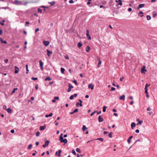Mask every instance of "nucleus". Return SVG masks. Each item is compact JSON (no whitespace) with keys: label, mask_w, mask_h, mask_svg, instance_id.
I'll use <instances>...</instances> for the list:
<instances>
[{"label":"nucleus","mask_w":157,"mask_h":157,"mask_svg":"<svg viewBox=\"0 0 157 157\" xmlns=\"http://www.w3.org/2000/svg\"><path fill=\"white\" fill-rule=\"evenodd\" d=\"M118 1H119V2L117 4L118 5H119L121 6L122 5V1L121 0H118Z\"/></svg>","instance_id":"obj_26"},{"label":"nucleus","mask_w":157,"mask_h":157,"mask_svg":"<svg viewBox=\"0 0 157 157\" xmlns=\"http://www.w3.org/2000/svg\"><path fill=\"white\" fill-rule=\"evenodd\" d=\"M39 30V28H38L35 29V32L36 33Z\"/></svg>","instance_id":"obj_58"},{"label":"nucleus","mask_w":157,"mask_h":157,"mask_svg":"<svg viewBox=\"0 0 157 157\" xmlns=\"http://www.w3.org/2000/svg\"><path fill=\"white\" fill-rule=\"evenodd\" d=\"M147 71V69H141V72L142 73L145 74Z\"/></svg>","instance_id":"obj_21"},{"label":"nucleus","mask_w":157,"mask_h":157,"mask_svg":"<svg viewBox=\"0 0 157 157\" xmlns=\"http://www.w3.org/2000/svg\"><path fill=\"white\" fill-rule=\"evenodd\" d=\"M18 70L19 69H18V70L15 69V71H14L15 73H18Z\"/></svg>","instance_id":"obj_49"},{"label":"nucleus","mask_w":157,"mask_h":157,"mask_svg":"<svg viewBox=\"0 0 157 157\" xmlns=\"http://www.w3.org/2000/svg\"><path fill=\"white\" fill-rule=\"evenodd\" d=\"M63 134L62 133H61V135L60 136V137H59V140H60V142H61V143H63V142H62V141H63V137H62V135H63Z\"/></svg>","instance_id":"obj_8"},{"label":"nucleus","mask_w":157,"mask_h":157,"mask_svg":"<svg viewBox=\"0 0 157 157\" xmlns=\"http://www.w3.org/2000/svg\"><path fill=\"white\" fill-rule=\"evenodd\" d=\"M145 6L144 4H140L139 5L138 7V8L139 9L140 8H141Z\"/></svg>","instance_id":"obj_11"},{"label":"nucleus","mask_w":157,"mask_h":157,"mask_svg":"<svg viewBox=\"0 0 157 157\" xmlns=\"http://www.w3.org/2000/svg\"><path fill=\"white\" fill-rule=\"evenodd\" d=\"M52 115H53L52 113H51L48 115H47V114L46 115L45 117H51L52 116Z\"/></svg>","instance_id":"obj_20"},{"label":"nucleus","mask_w":157,"mask_h":157,"mask_svg":"<svg viewBox=\"0 0 157 157\" xmlns=\"http://www.w3.org/2000/svg\"><path fill=\"white\" fill-rule=\"evenodd\" d=\"M112 134H113V133L112 132H110L108 135L109 136L110 138H112Z\"/></svg>","instance_id":"obj_34"},{"label":"nucleus","mask_w":157,"mask_h":157,"mask_svg":"<svg viewBox=\"0 0 157 157\" xmlns=\"http://www.w3.org/2000/svg\"><path fill=\"white\" fill-rule=\"evenodd\" d=\"M115 89V88H114V87H112L111 89V91H112V90H114Z\"/></svg>","instance_id":"obj_60"},{"label":"nucleus","mask_w":157,"mask_h":157,"mask_svg":"<svg viewBox=\"0 0 157 157\" xmlns=\"http://www.w3.org/2000/svg\"><path fill=\"white\" fill-rule=\"evenodd\" d=\"M47 55L48 56H50L52 54V52L50 51L48 49L47 50Z\"/></svg>","instance_id":"obj_9"},{"label":"nucleus","mask_w":157,"mask_h":157,"mask_svg":"<svg viewBox=\"0 0 157 157\" xmlns=\"http://www.w3.org/2000/svg\"><path fill=\"white\" fill-rule=\"evenodd\" d=\"M51 80V79L49 77H48L45 79V80L46 81L47 80Z\"/></svg>","instance_id":"obj_25"},{"label":"nucleus","mask_w":157,"mask_h":157,"mask_svg":"<svg viewBox=\"0 0 157 157\" xmlns=\"http://www.w3.org/2000/svg\"><path fill=\"white\" fill-rule=\"evenodd\" d=\"M137 120L138 121V124H141L143 122L142 121H140L139 119H137Z\"/></svg>","instance_id":"obj_32"},{"label":"nucleus","mask_w":157,"mask_h":157,"mask_svg":"<svg viewBox=\"0 0 157 157\" xmlns=\"http://www.w3.org/2000/svg\"><path fill=\"white\" fill-rule=\"evenodd\" d=\"M14 3L16 5H18L21 4V2L17 1V0H15L14 1Z\"/></svg>","instance_id":"obj_10"},{"label":"nucleus","mask_w":157,"mask_h":157,"mask_svg":"<svg viewBox=\"0 0 157 157\" xmlns=\"http://www.w3.org/2000/svg\"><path fill=\"white\" fill-rule=\"evenodd\" d=\"M62 142H63V143H64L65 144H66L67 142V140L66 139H64L63 140V141H62Z\"/></svg>","instance_id":"obj_29"},{"label":"nucleus","mask_w":157,"mask_h":157,"mask_svg":"<svg viewBox=\"0 0 157 157\" xmlns=\"http://www.w3.org/2000/svg\"><path fill=\"white\" fill-rule=\"evenodd\" d=\"M17 90V88H15L13 89V90L12 91L11 94H12L15 92V90Z\"/></svg>","instance_id":"obj_38"},{"label":"nucleus","mask_w":157,"mask_h":157,"mask_svg":"<svg viewBox=\"0 0 157 157\" xmlns=\"http://www.w3.org/2000/svg\"><path fill=\"white\" fill-rule=\"evenodd\" d=\"M49 141L48 140H47L45 141V144H43L42 145V147H45L47 146L49 144Z\"/></svg>","instance_id":"obj_3"},{"label":"nucleus","mask_w":157,"mask_h":157,"mask_svg":"<svg viewBox=\"0 0 157 157\" xmlns=\"http://www.w3.org/2000/svg\"><path fill=\"white\" fill-rule=\"evenodd\" d=\"M59 151V153L58 154V155L59 156H60V155H61V150H59V151Z\"/></svg>","instance_id":"obj_33"},{"label":"nucleus","mask_w":157,"mask_h":157,"mask_svg":"<svg viewBox=\"0 0 157 157\" xmlns=\"http://www.w3.org/2000/svg\"><path fill=\"white\" fill-rule=\"evenodd\" d=\"M65 58L66 59H69V57L68 56H65Z\"/></svg>","instance_id":"obj_54"},{"label":"nucleus","mask_w":157,"mask_h":157,"mask_svg":"<svg viewBox=\"0 0 157 157\" xmlns=\"http://www.w3.org/2000/svg\"><path fill=\"white\" fill-rule=\"evenodd\" d=\"M72 153L74 154L75 155H76V153L74 150H72Z\"/></svg>","instance_id":"obj_37"},{"label":"nucleus","mask_w":157,"mask_h":157,"mask_svg":"<svg viewBox=\"0 0 157 157\" xmlns=\"http://www.w3.org/2000/svg\"><path fill=\"white\" fill-rule=\"evenodd\" d=\"M32 144H30L29 146H28V149H30L32 147Z\"/></svg>","instance_id":"obj_40"},{"label":"nucleus","mask_w":157,"mask_h":157,"mask_svg":"<svg viewBox=\"0 0 157 157\" xmlns=\"http://www.w3.org/2000/svg\"><path fill=\"white\" fill-rule=\"evenodd\" d=\"M48 3L50 4L51 6H52L55 5V4L56 3V2L53 1L52 2H48Z\"/></svg>","instance_id":"obj_15"},{"label":"nucleus","mask_w":157,"mask_h":157,"mask_svg":"<svg viewBox=\"0 0 157 157\" xmlns=\"http://www.w3.org/2000/svg\"><path fill=\"white\" fill-rule=\"evenodd\" d=\"M46 127L45 126H40V130H43Z\"/></svg>","instance_id":"obj_16"},{"label":"nucleus","mask_w":157,"mask_h":157,"mask_svg":"<svg viewBox=\"0 0 157 157\" xmlns=\"http://www.w3.org/2000/svg\"><path fill=\"white\" fill-rule=\"evenodd\" d=\"M101 62L100 60H99V62L98 64V67H99L101 64Z\"/></svg>","instance_id":"obj_39"},{"label":"nucleus","mask_w":157,"mask_h":157,"mask_svg":"<svg viewBox=\"0 0 157 157\" xmlns=\"http://www.w3.org/2000/svg\"><path fill=\"white\" fill-rule=\"evenodd\" d=\"M63 134L62 133H61V135L60 136V137H59V140H60V142H61V143H63V142H62V141H63V137H62V135H63Z\"/></svg>","instance_id":"obj_7"},{"label":"nucleus","mask_w":157,"mask_h":157,"mask_svg":"<svg viewBox=\"0 0 157 157\" xmlns=\"http://www.w3.org/2000/svg\"><path fill=\"white\" fill-rule=\"evenodd\" d=\"M35 153H33L32 154V155L33 156H35L36 155V154L37 153V152H36V151H35Z\"/></svg>","instance_id":"obj_61"},{"label":"nucleus","mask_w":157,"mask_h":157,"mask_svg":"<svg viewBox=\"0 0 157 157\" xmlns=\"http://www.w3.org/2000/svg\"><path fill=\"white\" fill-rule=\"evenodd\" d=\"M38 11L39 12H40V13H42V10L38 8Z\"/></svg>","instance_id":"obj_43"},{"label":"nucleus","mask_w":157,"mask_h":157,"mask_svg":"<svg viewBox=\"0 0 157 157\" xmlns=\"http://www.w3.org/2000/svg\"><path fill=\"white\" fill-rule=\"evenodd\" d=\"M79 105V103L78 102L76 103V105L77 106H78Z\"/></svg>","instance_id":"obj_62"},{"label":"nucleus","mask_w":157,"mask_h":157,"mask_svg":"<svg viewBox=\"0 0 157 157\" xmlns=\"http://www.w3.org/2000/svg\"><path fill=\"white\" fill-rule=\"evenodd\" d=\"M74 96L73 95H71L70 97V100H72L73 99Z\"/></svg>","instance_id":"obj_45"},{"label":"nucleus","mask_w":157,"mask_h":157,"mask_svg":"<svg viewBox=\"0 0 157 157\" xmlns=\"http://www.w3.org/2000/svg\"><path fill=\"white\" fill-rule=\"evenodd\" d=\"M10 132L11 133H13L14 132V130L13 129H12L10 131Z\"/></svg>","instance_id":"obj_59"},{"label":"nucleus","mask_w":157,"mask_h":157,"mask_svg":"<svg viewBox=\"0 0 157 157\" xmlns=\"http://www.w3.org/2000/svg\"><path fill=\"white\" fill-rule=\"evenodd\" d=\"M69 2L70 3H74V1L73 0H71L69 1Z\"/></svg>","instance_id":"obj_53"},{"label":"nucleus","mask_w":157,"mask_h":157,"mask_svg":"<svg viewBox=\"0 0 157 157\" xmlns=\"http://www.w3.org/2000/svg\"><path fill=\"white\" fill-rule=\"evenodd\" d=\"M147 111H150L151 110V109L150 108V107H148L147 109Z\"/></svg>","instance_id":"obj_64"},{"label":"nucleus","mask_w":157,"mask_h":157,"mask_svg":"<svg viewBox=\"0 0 157 157\" xmlns=\"http://www.w3.org/2000/svg\"><path fill=\"white\" fill-rule=\"evenodd\" d=\"M54 99L55 100H57V99H59V98L58 97H55L54 98Z\"/></svg>","instance_id":"obj_56"},{"label":"nucleus","mask_w":157,"mask_h":157,"mask_svg":"<svg viewBox=\"0 0 157 157\" xmlns=\"http://www.w3.org/2000/svg\"><path fill=\"white\" fill-rule=\"evenodd\" d=\"M150 85V84H148L147 83L146 84V85L145 86V89H147V87L149 86Z\"/></svg>","instance_id":"obj_35"},{"label":"nucleus","mask_w":157,"mask_h":157,"mask_svg":"<svg viewBox=\"0 0 157 157\" xmlns=\"http://www.w3.org/2000/svg\"><path fill=\"white\" fill-rule=\"evenodd\" d=\"M82 46V44L80 42H78V47L80 48Z\"/></svg>","instance_id":"obj_23"},{"label":"nucleus","mask_w":157,"mask_h":157,"mask_svg":"<svg viewBox=\"0 0 157 157\" xmlns=\"http://www.w3.org/2000/svg\"><path fill=\"white\" fill-rule=\"evenodd\" d=\"M87 128H86V126L85 125H83L82 127V131H85L86 129Z\"/></svg>","instance_id":"obj_24"},{"label":"nucleus","mask_w":157,"mask_h":157,"mask_svg":"<svg viewBox=\"0 0 157 157\" xmlns=\"http://www.w3.org/2000/svg\"><path fill=\"white\" fill-rule=\"evenodd\" d=\"M39 63L40 66V69H42L43 68V63L42 61L40 60L39 61Z\"/></svg>","instance_id":"obj_12"},{"label":"nucleus","mask_w":157,"mask_h":157,"mask_svg":"<svg viewBox=\"0 0 157 157\" xmlns=\"http://www.w3.org/2000/svg\"><path fill=\"white\" fill-rule=\"evenodd\" d=\"M8 62V59H5V62L6 63H7Z\"/></svg>","instance_id":"obj_48"},{"label":"nucleus","mask_w":157,"mask_h":157,"mask_svg":"<svg viewBox=\"0 0 157 157\" xmlns=\"http://www.w3.org/2000/svg\"><path fill=\"white\" fill-rule=\"evenodd\" d=\"M136 126V124L135 123L133 122L131 124V127L133 129L134 127H135Z\"/></svg>","instance_id":"obj_14"},{"label":"nucleus","mask_w":157,"mask_h":157,"mask_svg":"<svg viewBox=\"0 0 157 157\" xmlns=\"http://www.w3.org/2000/svg\"><path fill=\"white\" fill-rule=\"evenodd\" d=\"M68 88L67 89V91L68 92H70L71 91V89L73 88L74 87L70 83H69L68 84Z\"/></svg>","instance_id":"obj_1"},{"label":"nucleus","mask_w":157,"mask_h":157,"mask_svg":"<svg viewBox=\"0 0 157 157\" xmlns=\"http://www.w3.org/2000/svg\"><path fill=\"white\" fill-rule=\"evenodd\" d=\"M0 40L1 41V42L2 43L6 44L7 43V42L6 41V40H5V41L3 40H2V38H1L0 39Z\"/></svg>","instance_id":"obj_19"},{"label":"nucleus","mask_w":157,"mask_h":157,"mask_svg":"<svg viewBox=\"0 0 157 157\" xmlns=\"http://www.w3.org/2000/svg\"><path fill=\"white\" fill-rule=\"evenodd\" d=\"M96 140H100L101 141H103V139L102 138H98L96 139Z\"/></svg>","instance_id":"obj_28"},{"label":"nucleus","mask_w":157,"mask_h":157,"mask_svg":"<svg viewBox=\"0 0 157 157\" xmlns=\"http://www.w3.org/2000/svg\"><path fill=\"white\" fill-rule=\"evenodd\" d=\"M96 112H97V114H98H98H101V111H99V112H98V111H96Z\"/></svg>","instance_id":"obj_57"},{"label":"nucleus","mask_w":157,"mask_h":157,"mask_svg":"<svg viewBox=\"0 0 157 157\" xmlns=\"http://www.w3.org/2000/svg\"><path fill=\"white\" fill-rule=\"evenodd\" d=\"M32 79L33 80L35 81L37 80L38 78H37L32 77Z\"/></svg>","instance_id":"obj_42"},{"label":"nucleus","mask_w":157,"mask_h":157,"mask_svg":"<svg viewBox=\"0 0 157 157\" xmlns=\"http://www.w3.org/2000/svg\"><path fill=\"white\" fill-rule=\"evenodd\" d=\"M132 137H133V136H130L129 137V138L128 139V140H127V142L128 143V144H130V143L131 139H132Z\"/></svg>","instance_id":"obj_17"},{"label":"nucleus","mask_w":157,"mask_h":157,"mask_svg":"<svg viewBox=\"0 0 157 157\" xmlns=\"http://www.w3.org/2000/svg\"><path fill=\"white\" fill-rule=\"evenodd\" d=\"M92 0H88V2L87 3V5H89L90 3V2Z\"/></svg>","instance_id":"obj_52"},{"label":"nucleus","mask_w":157,"mask_h":157,"mask_svg":"<svg viewBox=\"0 0 157 157\" xmlns=\"http://www.w3.org/2000/svg\"><path fill=\"white\" fill-rule=\"evenodd\" d=\"M40 134V132L39 131L37 132L36 133V136H39Z\"/></svg>","instance_id":"obj_36"},{"label":"nucleus","mask_w":157,"mask_h":157,"mask_svg":"<svg viewBox=\"0 0 157 157\" xmlns=\"http://www.w3.org/2000/svg\"><path fill=\"white\" fill-rule=\"evenodd\" d=\"M86 35L87 38L89 40H90L91 39V37L90 36V35L89 34V30L88 29H87L86 30Z\"/></svg>","instance_id":"obj_2"},{"label":"nucleus","mask_w":157,"mask_h":157,"mask_svg":"<svg viewBox=\"0 0 157 157\" xmlns=\"http://www.w3.org/2000/svg\"><path fill=\"white\" fill-rule=\"evenodd\" d=\"M73 82L75 83L76 85L77 84V83L76 80H75L73 81Z\"/></svg>","instance_id":"obj_50"},{"label":"nucleus","mask_w":157,"mask_h":157,"mask_svg":"<svg viewBox=\"0 0 157 157\" xmlns=\"http://www.w3.org/2000/svg\"><path fill=\"white\" fill-rule=\"evenodd\" d=\"M88 88H91L92 90H93L94 88V86L92 84H90L88 85Z\"/></svg>","instance_id":"obj_6"},{"label":"nucleus","mask_w":157,"mask_h":157,"mask_svg":"<svg viewBox=\"0 0 157 157\" xmlns=\"http://www.w3.org/2000/svg\"><path fill=\"white\" fill-rule=\"evenodd\" d=\"M35 87L36 90H37L38 89V85H36L35 86Z\"/></svg>","instance_id":"obj_55"},{"label":"nucleus","mask_w":157,"mask_h":157,"mask_svg":"<svg viewBox=\"0 0 157 157\" xmlns=\"http://www.w3.org/2000/svg\"><path fill=\"white\" fill-rule=\"evenodd\" d=\"M133 101H131L130 103V104L131 105H132L133 104Z\"/></svg>","instance_id":"obj_63"},{"label":"nucleus","mask_w":157,"mask_h":157,"mask_svg":"<svg viewBox=\"0 0 157 157\" xmlns=\"http://www.w3.org/2000/svg\"><path fill=\"white\" fill-rule=\"evenodd\" d=\"M147 20H149L151 19V17L150 16L147 15L146 17Z\"/></svg>","instance_id":"obj_31"},{"label":"nucleus","mask_w":157,"mask_h":157,"mask_svg":"<svg viewBox=\"0 0 157 157\" xmlns=\"http://www.w3.org/2000/svg\"><path fill=\"white\" fill-rule=\"evenodd\" d=\"M43 44H44V45L46 46H47L49 44V41H43Z\"/></svg>","instance_id":"obj_5"},{"label":"nucleus","mask_w":157,"mask_h":157,"mask_svg":"<svg viewBox=\"0 0 157 157\" xmlns=\"http://www.w3.org/2000/svg\"><path fill=\"white\" fill-rule=\"evenodd\" d=\"M7 112L9 113H11L12 112V110L10 108H9L6 109Z\"/></svg>","instance_id":"obj_22"},{"label":"nucleus","mask_w":157,"mask_h":157,"mask_svg":"<svg viewBox=\"0 0 157 157\" xmlns=\"http://www.w3.org/2000/svg\"><path fill=\"white\" fill-rule=\"evenodd\" d=\"M96 111H95L94 112H92L91 114H90V116H92L94 114L96 113Z\"/></svg>","instance_id":"obj_46"},{"label":"nucleus","mask_w":157,"mask_h":157,"mask_svg":"<svg viewBox=\"0 0 157 157\" xmlns=\"http://www.w3.org/2000/svg\"><path fill=\"white\" fill-rule=\"evenodd\" d=\"M106 107L105 106H104L103 108V112H105L106 110Z\"/></svg>","instance_id":"obj_30"},{"label":"nucleus","mask_w":157,"mask_h":157,"mask_svg":"<svg viewBox=\"0 0 157 157\" xmlns=\"http://www.w3.org/2000/svg\"><path fill=\"white\" fill-rule=\"evenodd\" d=\"M5 21V20H3L2 21V22H0V24L1 25H4V22Z\"/></svg>","instance_id":"obj_41"},{"label":"nucleus","mask_w":157,"mask_h":157,"mask_svg":"<svg viewBox=\"0 0 157 157\" xmlns=\"http://www.w3.org/2000/svg\"><path fill=\"white\" fill-rule=\"evenodd\" d=\"M125 95H123L119 97V98L121 100H124L125 99Z\"/></svg>","instance_id":"obj_13"},{"label":"nucleus","mask_w":157,"mask_h":157,"mask_svg":"<svg viewBox=\"0 0 157 157\" xmlns=\"http://www.w3.org/2000/svg\"><path fill=\"white\" fill-rule=\"evenodd\" d=\"M145 93H146V94H148L147 89H145Z\"/></svg>","instance_id":"obj_51"},{"label":"nucleus","mask_w":157,"mask_h":157,"mask_svg":"<svg viewBox=\"0 0 157 157\" xmlns=\"http://www.w3.org/2000/svg\"><path fill=\"white\" fill-rule=\"evenodd\" d=\"M61 72L62 74H63L64 73V71H65V69H61Z\"/></svg>","instance_id":"obj_47"},{"label":"nucleus","mask_w":157,"mask_h":157,"mask_svg":"<svg viewBox=\"0 0 157 157\" xmlns=\"http://www.w3.org/2000/svg\"><path fill=\"white\" fill-rule=\"evenodd\" d=\"M98 121L99 122H101L103 121V119L101 117V116L100 115L98 117Z\"/></svg>","instance_id":"obj_4"},{"label":"nucleus","mask_w":157,"mask_h":157,"mask_svg":"<svg viewBox=\"0 0 157 157\" xmlns=\"http://www.w3.org/2000/svg\"><path fill=\"white\" fill-rule=\"evenodd\" d=\"M78 109H76L74 111V113H75L77 112L78 111Z\"/></svg>","instance_id":"obj_44"},{"label":"nucleus","mask_w":157,"mask_h":157,"mask_svg":"<svg viewBox=\"0 0 157 157\" xmlns=\"http://www.w3.org/2000/svg\"><path fill=\"white\" fill-rule=\"evenodd\" d=\"M90 47L89 46H87L86 51L87 52H89V50H90Z\"/></svg>","instance_id":"obj_18"},{"label":"nucleus","mask_w":157,"mask_h":157,"mask_svg":"<svg viewBox=\"0 0 157 157\" xmlns=\"http://www.w3.org/2000/svg\"><path fill=\"white\" fill-rule=\"evenodd\" d=\"M76 151L77 152H78L79 153H80L81 152V150L80 149L78 148H77L76 149Z\"/></svg>","instance_id":"obj_27"}]
</instances>
